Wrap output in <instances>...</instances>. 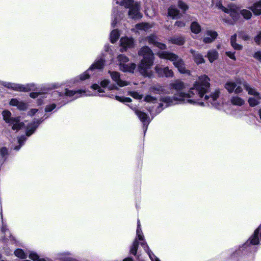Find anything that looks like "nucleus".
<instances>
[{
    "mask_svg": "<svg viewBox=\"0 0 261 261\" xmlns=\"http://www.w3.org/2000/svg\"><path fill=\"white\" fill-rule=\"evenodd\" d=\"M210 79L207 76L203 75L199 77L198 80L191 88L188 93L183 90L186 88V84L179 80H176L169 85L168 92L174 94L173 97L164 96L160 99L161 103L158 107V113H160L164 108L173 105L174 101H178L191 104L197 103L204 106V102L200 100H205L207 103L210 102L215 105V101L219 96V90H215L210 96L204 94L207 92L210 87Z\"/></svg>",
    "mask_w": 261,
    "mask_h": 261,
    "instance_id": "obj_1",
    "label": "nucleus"
},
{
    "mask_svg": "<svg viewBox=\"0 0 261 261\" xmlns=\"http://www.w3.org/2000/svg\"><path fill=\"white\" fill-rule=\"evenodd\" d=\"M139 56L143 57L138 66L140 73L144 76H150L152 74L151 68L153 63V54L150 48L145 46L138 51Z\"/></svg>",
    "mask_w": 261,
    "mask_h": 261,
    "instance_id": "obj_2",
    "label": "nucleus"
},
{
    "mask_svg": "<svg viewBox=\"0 0 261 261\" xmlns=\"http://www.w3.org/2000/svg\"><path fill=\"white\" fill-rule=\"evenodd\" d=\"M160 58L169 60L173 62V65L178 71L182 73L190 74V71L186 69L184 62L177 55L168 51H160L158 53Z\"/></svg>",
    "mask_w": 261,
    "mask_h": 261,
    "instance_id": "obj_3",
    "label": "nucleus"
},
{
    "mask_svg": "<svg viewBox=\"0 0 261 261\" xmlns=\"http://www.w3.org/2000/svg\"><path fill=\"white\" fill-rule=\"evenodd\" d=\"M2 115L5 121L12 126V129L18 130L23 127L24 123L20 122L19 118L12 117L11 113L9 111H4Z\"/></svg>",
    "mask_w": 261,
    "mask_h": 261,
    "instance_id": "obj_4",
    "label": "nucleus"
},
{
    "mask_svg": "<svg viewBox=\"0 0 261 261\" xmlns=\"http://www.w3.org/2000/svg\"><path fill=\"white\" fill-rule=\"evenodd\" d=\"M119 62V66L121 70L124 72H133L136 68V64L134 63L126 64L129 60L128 58L124 55H119L118 57Z\"/></svg>",
    "mask_w": 261,
    "mask_h": 261,
    "instance_id": "obj_5",
    "label": "nucleus"
},
{
    "mask_svg": "<svg viewBox=\"0 0 261 261\" xmlns=\"http://www.w3.org/2000/svg\"><path fill=\"white\" fill-rule=\"evenodd\" d=\"M243 86L249 94L255 96V97H250L248 99V101L250 106L254 107L257 105L259 103V99L261 98L259 93L254 89L250 87L246 83H244Z\"/></svg>",
    "mask_w": 261,
    "mask_h": 261,
    "instance_id": "obj_6",
    "label": "nucleus"
},
{
    "mask_svg": "<svg viewBox=\"0 0 261 261\" xmlns=\"http://www.w3.org/2000/svg\"><path fill=\"white\" fill-rule=\"evenodd\" d=\"M218 6L223 11L229 14L234 21L236 20L238 18L239 9L236 5L231 4L228 5L227 8L224 7L222 4H219V5Z\"/></svg>",
    "mask_w": 261,
    "mask_h": 261,
    "instance_id": "obj_7",
    "label": "nucleus"
},
{
    "mask_svg": "<svg viewBox=\"0 0 261 261\" xmlns=\"http://www.w3.org/2000/svg\"><path fill=\"white\" fill-rule=\"evenodd\" d=\"M225 88L230 93L234 92L236 94H238L243 91V88L241 84L238 82H227L225 85Z\"/></svg>",
    "mask_w": 261,
    "mask_h": 261,
    "instance_id": "obj_8",
    "label": "nucleus"
},
{
    "mask_svg": "<svg viewBox=\"0 0 261 261\" xmlns=\"http://www.w3.org/2000/svg\"><path fill=\"white\" fill-rule=\"evenodd\" d=\"M104 65V61L102 59L96 61L93 63L89 69L87 70L85 72L80 75V79L82 81L87 79L89 77V72L93 69H101L103 67Z\"/></svg>",
    "mask_w": 261,
    "mask_h": 261,
    "instance_id": "obj_9",
    "label": "nucleus"
},
{
    "mask_svg": "<svg viewBox=\"0 0 261 261\" xmlns=\"http://www.w3.org/2000/svg\"><path fill=\"white\" fill-rule=\"evenodd\" d=\"M155 70L160 77L165 76L166 77H172L174 76V73L171 69L168 67L161 68L157 65L155 67Z\"/></svg>",
    "mask_w": 261,
    "mask_h": 261,
    "instance_id": "obj_10",
    "label": "nucleus"
},
{
    "mask_svg": "<svg viewBox=\"0 0 261 261\" xmlns=\"http://www.w3.org/2000/svg\"><path fill=\"white\" fill-rule=\"evenodd\" d=\"M121 51L126 50L127 48H132L134 46V40L132 38L122 37L120 40Z\"/></svg>",
    "mask_w": 261,
    "mask_h": 261,
    "instance_id": "obj_11",
    "label": "nucleus"
},
{
    "mask_svg": "<svg viewBox=\"0 0 261 261\" xmlns=\"http://www.w3.org/2000/svg\"><path fill=\"white\" fill-rule=\"evenodd\" d=\"M146 39L150 44H153L161 49H165L166 48V45L165 44L158 41L157 37L154 35H149L146 37Z\"/></svg>",
    "mask_w": 261,
    "mask_h": 261,
    "instance_id": "obj_12",
    "label": "nucleus"
},
{
    "mask_svg": "<svg viewBox=\"0 0 261 261\" xmlns=\"http://www.w3.org/2000/svg\"><path fill=\"white\" fill-rule=\"evenodd\" d=\"M139 6L137 3H135V5L130 8L128 12V16L132 19H139L141 17V15L139 12Z\"/></svg>",
    "mask_w": 261,
    "mask_h": 261,
    "instance_id": "obj_13",
    "label": "nucleus"
},
{
    "mask_svg": "<svg viewBox=\"0 0 261 261\" xmlns=\"http://www.w3.org/2000/svg\"><path fill=\"white\" fill-rule=\"evenodd\" d=\"M109 72L110 73L111 76L113 80L120 87H123L128 85L127 82L123 81L120 79V74L118 72H111L109 71Z\"/></svg>",
    "mask_w": 261,
    "mask_h": 261,
    "instance_id": "obj_14",
    "label": "nucleus"
},
{
    "mask_svg": "<svg viewBox=\"0 0 261 261\" xmlns=\"http://www.w3.org/2000/svg\"><path fill=\"white\" fill-rule=\"evenodd\" d=\"M9 88H11L14 90L27 92L30 91L31 86L30 85H22L16 84H9Z\"/></svg>",
    "mask_w": 261,
    "mask_h": 261,
    "instance_id": "obj_15",
    "label": "nucleus"
},
{
    "mask_svg": "<svg viewBox=\"0 0 261 261\" xmlns=\"http://www.w3.org/2000/svg\"><path fill=\"white\" fill-rule=\"evenodd\" d=\"M206 35L203 38V41L205 43H209L213 42L217 38L218 34L215 31H207Z\"/></svg>",
    "mask_w": 261,
    "mask_h": 261,
    "instance_id": "obj_16",
    "label": "nucleus"
},
{
    "mask_svg": "<svg viewBox=\"0 0 261 261\" xmlns=\"http://www.w3.org/2000/svg\"><path fill=\"white\" fill-rule=\"evenodd\" d=\"M9 104L12 106L16 107L20 110H24L27 108L26 103L22 101H19L16 98H12L10 100Z\"/></svg>",
    "mask_w": 261,
    "mask_h": 261,
    "instance_id": "obj_17",
    "label": "nucleus"
},
{
    "mask_svg": "<svg viewBox=\"0 0 261 261\" xmlns=\"http://www.w3.org/2000/svg\"><path fill=\"white\" fill-rule=\"evenodd\" d=\"M190 53L193 55L194 61L198 65L205 62V60L201 54L193 49L190 50Z\"/></svg>",
    "mask_w": 261,
    "mask_h": 261,
    "instance_id": "obj_18",
    "label": "nucleus"
},
{
    "mask_svg": "<svg viewBox=\"0 0 261 261\" xmlns=\"http://www.w3.org/2000/svg\"><path fill=\"white\" fill-rule=\"evenodd\" d=\"M149 91L151 93H153L155 94H161V93H167L169 94L168 91L164 89L162 86L160 85H155L151 87H150L149 89Z\"/></svg>",
    "mask_w": 261,
    "mask_h": 261,
    "instance_id": "obj_19",
    "label": "nucleus"
},
{
    "mask_svg": "<svg viewBox=\"0 0 261 261\" xmlns=\"http://www.w3.org/2000/svg\"><path fill=\"white\" fill-rule=\"evenodd\" d=\"M230 101L232 105L237 106H242L245 103V100L237 95L232 96Z\"/></svg>",
    "mask_w": 261,
    "mask_h": 261,
    "instance_id": "obj_20",
    "label": "nucleus"
},
{
    "mask_svg": "<svg viewBox=\"0 0 261 261\" xmlns=\"http://www.w3.org/2000/svg\"><path fill=\"white\" fill-rule=\"evenodd\" d=\"M219 54L215 49H212L208 51L206 57L208 58L209 61L211 63H213L214 61L216 60L218 58Z\"/></svg>",
    "mask_w": 261,
    "mask_h": 261,
    "instance_id": "obj_21",
    "label": "nucleus"
},
{
    "mask_svg": "<svg viewBox=\"0 0 261 261\" xmlns=\"http://www.w3.org/2000/svg\"><path fill=\"white\" fill-rule=\"evenodd\" d=\"M39 124V121L30 123L27 127L26 135L28 137L31 136L38 127Z\"/></svg>",
    "mask_w": 261,
    "mask_h": 261,
    "instance_id": "obj_22",
    "label": "nucleus"
},
{
    "mask_svg": "<svg viewBox=\"0 0 261 261\" xmlns=\"http://www.w3.org/2000/svg\"><path fill=\"white\" fill-rule=\"evenodd\" d=\"M169 42L178 45H183L185 42V39L183 36H174L169 39Z\"/></svg>",
    "mask_w": 261,
    "mask_h": 261,
    "instance_id": "obj_23",
    "label": "nucleus"
},
{
    "mask_svg": "<svg viewBox=\"0 0 261 261\" xmlns=\"http://www.w3.org/2000/svg\"><path fill=\"white\" fill-rule=\"evenodd\" d=\"M141 244L144 248V249L147 252L148 254L149 255V256L150 259L152 260V261H160V260L158 257H156L151 252V251L150 250H149L148 246L145 242H143L141 243Z\"/></svg>",
    "mask_w": 261,
    "mask_h": 261,
    "instance_id": "obj_24",
    "label": "nucleus"
},
{
    "mask_svg": "<svg viewBox=\"0 0 261 261\" xmlns=\"http://www.w3.org/2000/svg\"><path fill=\"white\" fill-rule=\"evenodd\" d=\"M135 113L138 116L140 120L143 123L144 125H145V123L148 124V122L147 121L148 116L146 113L139 110H136Z\"/></svg>",
    "mask_w": 261,
    "mask_h": 261,
    "instance_id": "obj_25",
    "label": "nucleus"
},
{
    "mask_svg": "<svg viewBox=\"0 0 261 261\" xmlns=\"http://www.w3.org/2000/svg\"><path fill=\"white\" fill-rule=\"evenodd\" d=\"M152 27V24L148 23H140L136 25V29L138 30H144L146 31Z\"/></svg>",
    "mask_w": 261,
    "mask_h": 261,
    "instance_id": "obj_26",
    "label": "nucleus"
},
{
    "mask_svg": "<svg viewBox=\"0 0 261 261\" xmlns=\"http://www.w3.org/2000/svg\"><path fill=\"white\" fill-rule=\"evenodd\" d=\"M251 10L255 15H259L261 14V0L256 3L251 7Z\"/></svg>",
    "mask_w": 261,
    "mask_h": 261,
    "instance_id": "obj_27",
    "label": "nucleus"
},
{
    "mask_svg": "<svg viewBox=\"0 0 261 261\" xmlns=\"http://www.w3.org/2000/svg\"><path fill=\"white\" fill-rule=\"evenodd\" d=\"M237 35L234 34L231 37L230 43L233 48L237 50H241L242 48V46L240 44H237L236 42Z\"/></svg>",
    "mask_w": 261,
    "mask_h": 261,
    "instance_id": "obj_28",
    "label": "nucleus"
},
{
    "mask_svg": "<svg viewBox=\"0 0 261 261\" xmlns=\"http://www.w3.org/2000/svg\"><path fill=\"white\" fill-rule=\"evenodd\" d=\"M168 15L173 18L178 17L179 11L173 6L170 7L168 9Z\"/></svg>",
    "mask_w": 261,
    "mask_h": 261,
    "instance_id": "obj_29",
    "label": "nucleus"
},
{
    "mask_svg": "<svg viewBox=\"0 0 261 261\" xmlns=\"http://www.w3.org/2000/svg\"><path fill=\"white\" fill-rule=\"evenodd\" d=\"M191 30L195 34H198L201 32V27L197 22H193L191 25Z\"/></svg>",
    "mask_w": 261,
    "mask_h": 261,
    "instance_id": "obj_30",
    "label": "nucleus"
},
{
    "mask_svg": "<svg viewBox=\"0 0 261 261\" xmlns=\"http://www.w3.org/2000/svg\"><path fill=\"white\" fill-rule=\"evenodd\" d=\"M139 246V243L137 241V239L136 238L135 240L134 241L132 246L130 247V252L134 255H136L137 254L138 248Z\"/></svg>",
    "mask_w": 261,
    "mask_h": 261,
    "instance_id": "obj_31",
    "label": "nucleus"
},
{
    "mask_svg": "<svg viewBox=\"0 0 261 261\" xmlns=\"http://www.w3.org/2000/svg\"><path fill=\"white\" fill-rule=\"evenodd\" d=\"M119 37V33L117 30H114L112 31L110 35V39L112 43L115 42Z\"/></svg>",
    "mask_w": 261,
    "mask_h": 261,
    "instance_id": "obj_32",
    "label": "nucleus"
},
{
    "mask_svg": "<svg viewBox=\"0 0 261 261\" xmlns=\"http://www.w3.org/2000/svg\"><path fill=\"white\" fill-rule=\"evenodd\" d=\"M120 4L125 8H129V9L135 5L133 0H123Z\"/></svg>",
    "mask_w": 261,
    "mask_h": 261,
    "instance_id": "obj_33",
    "label": "nucleus"
},
{
    "mask_svg": "<svg viewBox=\"0 0 261 261\" xmlns=\"http://www.w3.org/2000/svg\"><path fill=\"white\" fill-rule=\"evenodd\" d=\"M82 93H84V91L82 90H77V91H73V90H69L68 89H66L65 91V95L67 96H73L75 95L81 94Z\"/></svg>",
    "mask_w": 261,
    "mask_h": 261,
    "instance_id": "obj_34",
    "label": "nucleus"
},
{
    "mask_svg": "<svg viewBox=\"0 0 261 261\" xmlns=\"http://www.w3.org/2000/svg\"><path fill=\"white\" fill-rule=\"evenodd\" d=\"M140 221L138 220V225H137V238L139 240H143L144 237L143 235L142 231L141 230V229L140 228Z\"/></svg>",
    "mask_w": 261,
    "mask_h": 261,
    "instance_id": "obj_35",
    "label": "nucleus"
},
{
    "mask_svg": "<svg viewBox=\"0 0 261 261\" xmlns=\"http://www.w3.org/2000/svg\"><path fill=\"white\" fill-rule=\"evenodd\" d=\"M14 254L18 257L21 258H25L27 256L22 249H16L14 252Z\"/></svg>",
    "mask_w": 261,
    "mask_h": 261,
    "instance_id": "obj_36",
    "label": "nucleus"
},
{
    "mask_svg": "<svg viewBox=\"0 0 261 261\" xmlns=\"http://www.w3.org/2000/svg\"><path fill=\"white\" fill-rule=\"evenodd\" d=\"M241 13L244 18L247 19H250L252 16L251 12L247 10H243L241 11Z\"/></svg>",
    "mask_w": 261,
    "mask_h": 261,
    "instance_id": "obj_37",
    "label": "nucleus"
},
{
    "mask_svg": "<svg viewBox=\"0 0 261 261\" xmlns=\"http://www.w3.org/2000/svg\"><path fill=\"white\" fill-rule=\"evenodd\" d=\"M144 100L147 102L154 103L157 101L155 97L150 95H146L144 98Z\"/></svg>",
    "mask_w": 261,
    "mask_h": 261,
    "instance_id": "obj_38",
    "label": "nucleus"
},
{
    "mask_svg": "<svg viewBox=\"0 0 261 261\" xmlns=\"http://www.w3.org/2000/svg\"><path fill=\"white\" fill-rule=\"evenodd\" d=\"M29 257H30V258H31V259L33 260L34 261H46L44 259H39L38 255L34 253H31L29 254Z\"/></svg>",
    "mask_w": 261,
    "mask_h": 261,
    "instance_id": "obj_39",
    "label": "nucleus"
},
{
    "mask_svg": "<svg viewBox=\"0 0 261 261\" xmlns=\"http://www.w3.org/2000/svg\"><path fill=\"white\" fill-rule=\"evenodd\" d=\"M115 98H116V100H117L119 101H121V102H129L131 101V99L130 98H128V97L124 98V97H121L120 96H116Z\"/></svg>",
    "mask_w": 261,
    "mask_h": 261,
    "instance_id": "obj_40",
    "label": "nucleus"
},
{
    "mask_svg": "<svg viewBox=\"0 0 261 261\" xmlns=\"http://www.w3.org/2000/svg\"><path fill=\"white\" fill-rule=\"evenodd\" d=\"M130 95L136 99H140L142 98V95H140L137 92H131Z\"/></svg>",
    "mask_w": 261,
    "mask_h": 261,
    "instance_id": "obj_41",
    "label": "nucleus"
},
{
    "mask_svg": "<svg viewBox=\"0 0 261 261\" xmlns=\"http://www.w3.org/2000/svg\"><path fill=\"white\" fill-rule=\"evenodd\" d=\"M178 6L181 9H182L184 11H186L188 9V7L187 6V5L182 2H178Z\"/></svg>",
    "mask_w": 261,
    "mask_h": 261,
    "instance_id": "obj_42",
    "label": "nucleus"
},
{
    "mask_svg": "<svg viewBox=\"0 0 261 261\" xmlns=\"http://www.w3.org/2000/svg\"><path fill=\"white\" fill-rule=\"evenodd\" d=\"M8 154V150L6 147H2L0 149V155L2 157H5Z\"/></svg>",
    "mask_w": 261,
    "mask_h": 261,
    "instance_id": "obj_43",
    "label": "nucleus"
},
{
    "mask_svg": "<svg viewBox=\"0 0 261 261\" xmlns=\"http://www.w3.org/2000/svg\"><path fill=\"white\" fill-rule=\"evenodd\" d=\"M174 25L178 28H181L186 25V23L183 21H177L175 22Z\"/></svg>",
    "mask_w": 261,
    "mask_h": 261,
    "instance_id": "obj_44",
    "label": "nucleus"
},
{
    "mask_svg": "<svg viewBox=\"0 0 261 261\" xmlns=\"http://www.w3.org/2000/svg\"><path fill=\"white\" fill-rule=\"evenodd\" d=\"M239 36L244 40H247L249 39V36L247 34L243 32L239 34Z\"/></svg>",
    "mask_w": 261,
    "mask_h": 261,
    "instance_id": "obj_45",
    "label": "nucleus"
},
{
    "mask_svg": "<svg viewBox=\"0 0 261 261\" xmlns=\"http://www.w3.org/2000/svg\"><path fill=\"white\" fill-rule=\"evenodd\" d=\"M254 41L257 44L260 43L261 42V31L259 32V33L254 38Z\"/></svg>",
    "mask_w": 261,
    "mask_h": 261,
    "instance_id": "obj_46",
    "label": "nucleus"
},
{
    "mask_svg": "<svg viewBox=\"0 0 261 261\" xmlns=\"http://www.w3.org/2000/svg\"><path fill=\"white\" fill-rule=\"evenodd\" d=\"M92 88L94 90H97L98 92H103V90L101 89V88L99 87V86L97 84H94L92 86Z\"/></svg>",
    "mask_w": 261,
    "mask_h": 261,
    "instance_id": "obj_47",
    "label": "nucleus"
},
{
    "mask_svg": "<svg viewBox=\"0 0 261 261\" xmlns=\"http://www.w3.org/2000/svg\"><path fill=\"white\" fill-rule=\"evenodd\" d=\"M56 108L55 104H52L46 106L45 108L46 112H50Z\"/></svg>",
    "mask_w": 261,
    "mask_h": 261,
    "instance_id": "obj_48",
    "label": "nucleus"
},
{
    "mask_svg": "<svg viewBox=\"0 0 261 261\" xmlns=\"http://www.w3.org/2000/svg\"><path fill=\"white\" fill-rule=\"evenodd\" d=\"M226 55L229 57L231 59H232L233 60H236V58L234 56V53H232L231 51H227L226 52Z\"/></svg>",
    "mask_w": 261,
    "mask_h": 261,
    "instance_id": "obj_49",
    "label": "nucleus"
},
{
    "mask_svg": "<svg viewBox=\"0 0 261 261\" xmlns=\"http://www.w3.org/2000/svg\"><path fill=\"white\" fill-rule=\"evenodd\" d=\"M110 81L108 80H104L101 82L100 85L101 87L105 88L107 87Z\"/></svg>",
    "mask_w": 261,
    "mask_h": 261,
    "instance_id": "obj_50",
    "label": "nucleus"
},
{
    "mask_svg": "<svg viewBox=\"0 0 261 261\" xmlns=\"http://www.w3.org/2000/svg\"><path fill=\"white\" fill-rule=\"evenodd\" d=\"M253 57L254 58L261 62V53L259 51L255 53Z\"/></svg>",
    "mask_w": 261,
    "mask_h": 261,
    "instance_id": "obj_51",
    "label": "nucleus"
},
{
    "mask_svg": "<svg viewBox=\"0 0 261 261\" xmlns=\"http://www.w3.org/2000/svg\"><path fill=\"white\" fill-rule=\"evenodd\" d=\"M26 140V137L24 136H21L18 138V142L20 145L22 144L23 142Z\"/></svg>",
    "mask_w": 261,
    "mask_h": 261,
    "instance_id": "obj_52",
    "label": "nucleus"
},
{
    "mask_svg": "<svg viewBox=\"0 0 261 261\" xmlns=\"http://www.w3.org/2000/svg\"><path fill=\"white\" fill-rule=\"evenodd\" d=\"M39 95H40V93L33 92L30 93V96L33 98L37 97Z\"/></svg>",
    "mask_w": 261,
    "mask_h": 261,
    "instance_id": "obj_53",
    "label": "nucleus"
},
{
    "mask_svg": "<svg viewBox=\"0 0 261 261\" xmlns=\"http://www.w3.org/2000/svg\"><path fill=\"white\" fill-rule=\"evenodd\" d=\"M38 111V110L37 109H32L29 112H28V114L30 116H33Z\"/></svg>",
    "mask_w": 261,
    "mask_h": 261,
    "instance_id": "obj_54",
    "label": "nucleus"
},
{
    "mask_svg": "<svg viewBox=\"0 0 261 261\" xmlns=\"http://www.w3.org/2000/svg\"><path fill=\"white\" fill-rule=\"evenodd\" d=\"M108 89L109 90H112V89H117V88L115 86L113 85V86H110L108 87Z\"/></svg>",
    "mask_w": 261,
    "mask_h": 261,
    "instance_id": "obj_55",
    "label": "nucleus"
},
{
    "mask_svg": "<svg viewBox=\"0 0 261 261\" xmlns=\"http://www.w3.org/2000/svg\"><path fill=\"white\" fill-rule=\"evenodd\" d=\"M123 261H133V259L130 257H127L124 258Z\"/></svg>",
    "mask_w": 261,
    "mask_h": 261,
    "instance_id": "obj_56",
    "label": "nucleus"
},
{
    "mask_svg": "<svg viewBox=\"0 0 261 261\" xmlns=\"http://www.w3.org/2000/svg\"><path fill=\"white\" fill-rule=\"evenodd\" d=\"M116 23H117L116 18H115V19L113 21V22L112 23V25H113V27H114L115 26V24Z\"/></svg>",
    "mask_w": 261,
    "mask_h": 261,
    "instance_id": "obj_57",
    "label": "nucleus"
},
{
    "mask_svg": "<svg viewBox=\"0 0 261 261\" xmlns=\"http://www.w3.org/2000/svg\"><path fill=\"white\" fill-rule=\"evenodd\" d=\"M2 231L3 232H5L6 231V228H5V227L4 226H3L2 228Z\"/></svg>",
    "mask_w": 261,
    "mask_h": 261,
    "instance_id": "obj_58",
    "label": "nucleus"
},
{
    "mask_svg": "<svg viewBox=\"0 0 261 261\" xmlns=\"http://www.w3.org/2000/svg\"><path fill=\"white\" fill-rule=\"evenodd\" d=\"M259 115L260 118L261 119V109L259 111Z\"/></svg>",
    "mask_w": 261,
    "mask_h": 261,
    "instance_id": "obj_59",
    "label": "nucleus"
},
{
    "mask_svg": "<svg viewBox=\"0 0 261 261\" xmlns=\"http://www.w3.org/2000/svg\"><path fill=\"white\" fill-rule=\"evenodd\" d=\"M19 148H20V147L16 146V147H15V148H14V149H15V150H18V149H19Z\"/></svg>",
    "mask_w": 261,
    "mask_h": 261,
    "instance_id": "obj_60",
    "label": "nucleus"
}]
</instances>
